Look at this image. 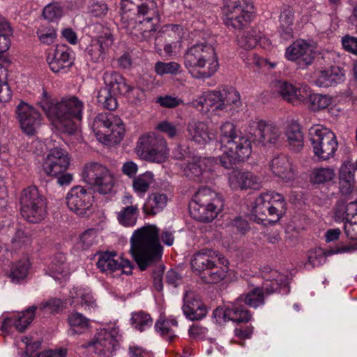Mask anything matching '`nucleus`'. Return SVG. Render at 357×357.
Instances as JSON below:
<instances>
[{
    "mask_svg": "<svg viewBox=\"0 0 357 357\" xmlns=\"http://www.w3.org/2000/svg\"><path fill=\"white\" fill-rule=\"evenodd\" d=\"M38 105L61 132L69 135L75 134L78 126L76 121L82 119L83 102L77 97L62 98L60 101L52 100L47 91L43 90Z\"/></svg>",
    "mask_w": 357,
    "mask_h": 357,
    "instance_id": "nucleus-1",
    "label": "nucleus"
},
{
    "mask_svg": "<svg viewBox=\"0 0 357 357\" xmlns=\"http://www.w3.org/2000/svg\"><path fill=\"white\" fill-rule=\"evenodd\" d=\"M159 231L155 225H149L135 230L130 238V252L141 271L162 259L163 247Z\"/></svg>",
    "mask_w": 357,
    "mask_h": 357,
    "instance_id": "nucleus-2",
    "label": "nucleus"
},
{
    "mask_svg": "<svg viewBox=\"0 0 357 357\" xmlns=\"http://www.w3.org/2000/svg\"><path fill=\"white\" fill-rule=\"evenodd\" d=\"M220 143L223 151L219 158L222 167L233 169L234 167L247 160L252 153L251 140L237 130L231 122H225L220 127Z\"/></svg>",
    "mask_w": 357,
    "mask_h": 357,
    "instance_id": "nucleus-3",
    "label": "nucleus"
},
{
    "mask_svg": "<svg viewBox=\"0 0 357 357\" xmlns=\"http://www.w3.org/2000/svg\"><path fill=\"white\" fill-rule=\"evenodd\" d=\"M183 63L188 72L197 79L212 77L219 68L215 48L206 42L197 43L187 49Z\"/></svg>",
    "mask_w": 357,
    "mask_h": 357,
    "instance_id": "nucleus-4",
    "label": "nucleus"
},
{
    "mask_svg": "<svg viewBox=\"0 0 357 357\" xmlns=\"http://www.w3.org/2000/svg\"><path fill=\"white\" fill-rule=\"evenodd\" d=\"M190 264L192 271L205 284L219 283L227 277L229 271L228 260L208 248L195 253Z\"/></svg>",
    "mask_w": 357,
    "mask_h": 357,
    "instance_id": "nucleus-5",
    "label": "nucleus"
},
{
    "mask_svg": "<svg viewBox=\"0 0 357 357\" xmlns=\"http://www.w3.org/2000/svg\"><path fill=\"white\" fill-rule=\"evenodd\" d=\"M286 210L287 203L283 195L269 191L261 193L256 198L252 215L258 223H276L285 213Z\"/></svg>",
    "mask_w": 357,
    "mask_h": 357,
    "instance_id": "nucleus-6",
    "label": "nucleus"
},
{
    "mask_svg": "<svg viewBox=\"0 0 357 357\" xmlns=\"http://www.w3.org/2000/svg\"><path fill=\"white\" fill-rule=\"evenodd\" d=\"M154 13H137L136 15L121 18V29L139 40H149L157 31L160 17L158 8L153 9Z\"/></svg>",
    "mask_w": 357,
    "mask_h": 357,
    "instance_id": "nucleus-7",
    "label": "nucleus"
},
{
    "mask_svg": "<svg viewBox=\"0 0 357 357\" xmlns=\"http://www.w3.org/2000/svg\"><path fill=\"white\" fill-rule=\"evenodd\" d=\"M92 129L98 140L105 144L119 143L124 137L123 121L112 113H100L93 119Z\"/></svg>",
    "mask_w": 357,
    "mask_h": 357,
    "instance_id": "nucleus-8",
    "label": "nucleus"
},
{
    "mask_svg": "<svg viewBox=\"0 0 357 357\" xmlns=\"http://www.w3.org/2000/svg\"><path fill=\"white\" fill-rule=\"evenodd\" d=\"M47 200L35 185L24 189L20 197V213L30 223H39L47 215Z\"/></svg>",
    "mask_w": 357,
    "mask_h": 357,
    "instance_id": "nucleus-9",
    "label": "nucleus"
},
{
    "mask_svg": "<svg viewBox=\"0 0 357 357\" xmlns=\"http://www.w3.org/2000/svg\"><path fill=\"white\" fill-rule=\"evenodd\" d=\"M308 135L313 153L319 160L333 157L338 147L333 132L324 127L314 126L310 128Z\"/></svg>",
    "mask_w": 357,
    "mask_h": 357,
    "instance_id": "nucleus-10",
    "label": "nucleus"
},
{
    "mask_svg": "<svg viewBox=\"0 0 357 357\" xmlns=\"http://www.w3.org/2000/svg\"><path fill=\"white\" fill-rule=\"evenodd\" d=\"M136 153L146 161L162 163L167 155L166 141L163 137L154 132L148 133L139 137Z\"/></svg>",
    "mask_w": 357,
    "mask_h": 357,
    "instance_id": "nucleus-11",
    "label": "nucleus"
},
{
    "mask_svg": "<svg viewBox=\"0 0 357 357\" xmlns=\"http://www.w3.org/2000/svg\"><path fill=\"white\" fill-rule=\"evenodd\" d=\"M82 178L94 191L102 195L110 193L114 185V178L111 172L98 162L87 163L82 172Z\"/></svg>",
    "mask_w": 357,
    "mask_h": 357,
    "instance_id": "nucleus-12",
    "label": "nucleus"
},
{
    "mask_svg": "<svg viewBox=\"0 0 357 357\" xmlns=\"http://www.w3.org/2000/svg\"><path fill=\"white\" fill-rule=\"evenodd\" d=\"M250 0H225V24L228 27L241 30L251 21L252 15L248 10Z\"/></svg>",
    "mask_w": 357,
    "mask_h": 357,
    "instance_id": "nucleus-13",
    "label": "nucleus"
},
{
    "mask_svg": "<svg viewBox=\"0 0 357 357\" xmlns=\"http://www.w3.org/2000/svg\"><path fill=\"white\" fill-rule=\"evenodd\" d=\"M93 196L91 189L77 185L71 188L66 196V204L78 215L89 216L92 213Z\"/></svg>",
    "mask_w": 357,
    "mask_h": 357,
    "instance_id": "nucleus-14",
    "label": "nucleus"
},
{
    "mask_svg": "<svg viewBox=\"0 0 357 357\" xmlns=\"http://www.w3.org/2000/svg\"><path fill=\"white\" fill-rule=\"evenodd\" d=\"M119 331L115 328L101 329L96 336L95 340L89 341L81 346L82 348L93 347L95 352L105 357H109L119 347L118 340Z\"/></svg>",
    "mask_w": 357,
    "mask_h": 357,
    "instance_id": "nucleus-15",
    "label": "nucleus"
},
{
    "mask_svg": "<svg viewBox=\"0 0 357 357\" xmlns=\"http://www.w3.org/2000/svg\"><path fill=\"white\" fill-rule=\"evenodd\" d=\"M250 132L252 142L266 147L276 146L280 139L281 132L276 126L261 120L254 123Z\"/></svg>",
    "mask_w": 357,
    "mask_h": 357,
    "instance_id": "nucleus-16",
    "label": "nucleus"
},
{
    "mask_svg": "<svg viewBox=\"0 0 357 357\" xmlns=\"http://www.w3.org/2000/svg\"><path fill=\"white\" fill-rule=\"evenodd\" d=\"M70 160L65 149L56 147L50 150L43 163V169L47 176H57L68 169Z\"/></svg>",
    "mask_w": 357,
    "mask_h": 357,
    "instance_id": "nucleus-17",
    "label": "nucleus"
},
{
    "mask_svg": "<svg viewBox=\"0 0 357 357\" xmlns=\"http://www.w3.org/2000/svg\"><path fill=\"white\" fill-rule=\"evenodd\" d=\"M16 114L23 132L28 135H34L41 123L40 114L22 100L16 107Z\"/></svg>",
    "mask_w": 357,
    "mask_h": 357,
    "instance_id": "nucleus-18",
    "label": "nucleus"
},
{
    "mask_svg": "<svg viewBox=\"0 0 357 357\" xmlns=\"http://www.w3.org/2000/svg\"><path fill=\"white\" fill-rule=\"evenodd\" d=\"M183 301L182 310L187 319L191 321H197L206 315L207 307L195 292L185 291Z\"/></svg>",
    "mask_w": 357,
    "mask_h": 357,
    "instance_id": "nucleus-19",
    "label": "nucleus"
},
{
    "mask_svg": "<svg viewBox=\"0 0 357 357\" xmlns=\"http://www.w3.org/2000/svg\"><path fill=\"white\" fill-rule=\"evenodd\" d=\"M252 315L243 305H232L225 309L218 307L213 312V318L218 324L225 322L227 319L237 324L248 323Z\"/></svg>",
    "mask_w": 357,
    "mask_h": 357,
    "instance_id": "nucleus-20",
    "label": "nucleus"
},
{
    "mask_svg": "<svg viewBox=\"0 0 357 357\" xmlns=\"http://www.w3.org/2000/svg\"><path fill=\"white\" fill-rule=\"evenodd\" d=\"M286 57L291 61H297L300 68H305L312 64L314 56L310 45L304 40L293 43L286 50Z\"/></svg>",
    "mask_w": 357,
    "mask_h": 357,
    "instance_id": "nucleus-21",
    "label": "nucleus"
},
{
    "mask_svg": "<svg viewBox=\"0 0 357 357\" xmlns=\"http://www.w3.org/2000/svg\"><path fill=\"white\" fill-rule=\"evenodd\" d=\"M70 49L67 45H57L53 56H48L47 63L51 70L55 73H66L73 65Z\"/></svg>",
    "mask_w": 357,
    "mask_h": 357,
    "instance_id": "nucleus-22",
    "label": "nucleus"
},
{
    "mask_svg": "<svg viewBox=\"0 0 357 357\" xmlns=\"http://www.w3.org/2000/svg\"><path fill=\"white\" fill-rule=\"evenodd\" d=\"M192 202L206 209L222 210L224 206L222 197L207 187H202L198 190Z\"/></svg>",
    "mask_w": 357,
    "mask_h": 357,
    "instance_id": "nucleus-23",
    "label": "nucleus"
},
{
    "mask_svg": "<svg viewBox=\"0 0 357 357\" xmlns=\"http://www.w3.org/2000/svg\"><path fill=\"white\" fill-rule=\"evenodd\" d=\"M157 8L154 0H121L120 15L121 18L125 15H136L137 13H154L153 9Z\"/></svg>",
    "mask_w": 357,
    "mask_h": 357,
    "instance_id": "nucleus-24",
    "label": "nucleus"
},
{
    "mask_svg": "<svg viewBox=\"0 0 357 357\" xmlns=\"http://www.w3.org/2000/svg\"><path fill=\"white\" fill-rule=\"evenodd\" d=\"M271 172L278 177L286 182L294 178V172L291 162L288 156L284 154H278L273 158L269 163Z\"/></svg>",
    "mask_w": 357,
    "mask_h": 357,
    "instance_id": "nucleus-25",
    "label": "nucleus"
},
{
    "mask_svg": "<svg viewBox=\"0 0 357 357\" xmlns=\"http://www.w3.org/2000/svg\"><path fill=\"white\" fill-rule=\"evenodd\" d=\"M105 86L116 95H125L133 90L126 79L116 71L105 72L103 75Z\"/></svg>",
    "mask_w": 357,
    "mask_h": 357,
    "instance_id": "nucleus-26",
    "label": "nucleus"
},
{
    "mask_svg": "<svg viewBox=\"0 0 357 357\" xmlns=\"http://www.w3.org/2000/svg\"><path fill=\"white\" fill-rule=\"evenodd\" d=\"M356 172L354 163L351 161H345L341 166L339 172L340 190L342 195H347L352 192Z\"/></svg>",
    "mask_w": 357,
    "mask_h": 357,
    "instance_id": "nucleus-27",
    "label": "nucleus"
},
{
    "mask_svg": "<svg viewBox=\"0 0 357 357\" xmlns=\"http://www.w3.org/2000/svg\"><path fill=\"white\" fill-rule=\"evenodd\" d=\"M37 308V306L32 305L22 312L17 319H5L2 322V329L6 330L9 326L13 325L19 332H24L33 321Z\"/></svg>",
    "mask_w": 357,
    "mask_h": 357,
    "instance_id": "nucleus-28",
    "label": "nucleus"
},
{
    "mask_svg": "<svg viewBox=\"0 0 357 357\" xmlns=\"http://www.w3.org/2000/svg\"><path fill=\"white\" fill-rule=\"evenodd\" d=\"M344 73L338 66H331L321 70L315 80V84L319 87H330L340 83L343 80Z\"/></svg>",
    "mask_w": 357,
    "mask_h": 357,
    "instance_id": "nucleus-29",
    "label": "nucleus"
},
{
    "mask_svg": "<svg viewBox=\"0 0 357 357\" xmlns=\"http://www.w3.org/2000/svg\"><path fill=\"white\" fill-rule=\"evenodd\" d=\"M275 87L278 93L293 105H300L304 100L305 90L296 89L294 86L287 82L279 81L276 83Z\"/></svg>",
    "mask_w": 357,
    "mask_h": 357,
    "instance_id": "nucleus-30",
    "label": "nucleus"
},
{
    "mask_svg": "<svg viewBox=\"0 0 357 357\" xmlns=\"http://www.w3.org/2000/svg\"><path fill=\"white\" fill-rule=\"evenodd\" d=\"M167 197L162 193H152L149 195L143 206V211L147 215H155L166 206Z\"/></svg>",
    "mask_w": 357,
    "mask_h": 357,
    "instance_id": "nucleus-31",
    "label": "nucleus"
},
{
    "mask_svg": "<svg viewBox=\"0 0 357 357\" xmlns=\"http://www.w3.org/2000/svg\"><path fill=\"white\" fill-rule=\"evenodd\" d=\"M304 100L301 102L309 105L312 111H319L327 108L331 104V97L321 93H311L304 91Z\"/></svg>",
    "mask_w": 357,
    "mask_h": 357,
    "instance_id": "nucleus-32",
    "label": "nucleus"
},
{
    "mask_svg": "<svg viewBox=\"0 0 357 357\" xmlns=\"http://www.w3.org/2000/svg\"><path fill=\"white\" fill-rule=\"evenodd\" d=\"M210 159L199 158L198 160L188 163L184 169L185 175L191 180L202 182L204 179V174L206 173V165Z\"/></svg>",
    "mask_w": 357,
    "mask_h": 357,
    "instance_id": "nucleus-33",
    "label": "nucleus"
},
{
    "mask_svg": "<svg viewBox=\"0 0 357 357\" xmlns=\"http://www.w3.org/2000/svg\"><path fill=\"white\" fill-rule=\"evenodd\" d=\"M222 210L206 209L204 207L194 203L189 204V212L190 216L199 222H209L213 221Z\"/></svg>",
    "mask_w": 357,
    "mask_h": 357,
    "instance_id": "nucleus-34",
    "label": "nucleus"
},
{
    "mask_svg": "<svg viewBox=\"0 0 357 357\" xmlns=\"http://www.w3.org/2000/svg\"><path fill=\"white\" fill-rule=\"evenodd\" d=\"M261 289H263V295H270L273 293L287 294L289 291L288 277L286 275H279L277 278L267 281L263 284Z\"/></svg>",
    "mask_w": 357,
    "mask_h": 357,
    "instance_id": "nucleus-35",
    "label": "nucleus"
},
{
    "mask_svg": "<svg viewBox=\"0 0 357 357\" xmlns=\"http://www.w3.org/2000/svg\"><path fill=\"white\" fill-rule=\"evenodd\" d=\"M97 268L102 273H113L118 270L119 261L115 259L116 252H105L98 254Z\"/></svg>",
    "mask_w": 357,
    "mask_h": 357,
    "instance_id": "nucleus-36",
    "label": "nucleus"
},
{
    "mask_svg": "<svg viewBox=\"0 0 357 357\" xmlns=\"http://www.w3.org/2000/svg\"><path fill=\"white\" fill-rule=\"evenodd\" d=\"M286 135L291 149L295 152L300 151L303 146V134L300 125L291 123L287 128Z\"/></svg>",
    "mask_w": 357,
    "mask_h": 357,
    "instance_id": "nucleus-37",
    "label": "nucleus"
},
{
    "mask_svg": "<svg viewBox=\"0 0 357 357\" xmlns=\"http://www.w3.org/2000/svg\"><path fill=\"white\" fill-rule=\"evenodd\" d=\"M188 136L191 140L197 144H203L208 139L207 127L203 122H195L188 126Z\"/></svg>",
    "mask_w": 357,
    "mask_h": 357,
    "instance_id": "nucleus-38",
    "label": "nucleus"
},
{
    "mask_svg": "<svg viewBox=\"0 0 357 357\" xmlns=\"http://www.w3.org/2000/svg\"><path fill=\"white\" fill-rule=\"evenodd\" d=\"M335 176V171L331 167L314 168L310 175V182L312 185L325 184L332 181Z\"/></svg>",
    "mask_w": 357,
    "mask_h": 357,
    "instance_id": "nucleus-39",
    "label": "nucleus"
},
{
    "mask_svg": "<svg viewBox=\"0 0 357 357\" xmlns=\"http://www.w3.org/2000/svg\"><path fill=\"white\" fill-rule=\"evenodd\" d=\"M138 213L137 206H127L117 213V220L124 227H132L137 222Z\"/></svg>",
    "mask_w": 357,
    "mask_h": 357,
    "instance_id": "nucleus-40",
    "label": "nucleus"
},
{
    "mask_svg": "<svg viewBox=\"0 0 357 357\" xmlns=\"http://www.w3.org/2000/svg\"><path fill=\"white\" fill-rule=\"evenodd\" d=\"M68 320L70 326V331L73 335L82 334L89 328V319L81 313H72Z\"/></svg>",
    "mask_w": 357,
    "mask_h": 357,
    "instance_id": "nucleus-41",
    "label": "nucleus"
},
{
    "mask_svg": "<svg viewBox=\"0 0 357 357\" xmlns=\"http://www.w3.org/2000/svg\"><path fill=\"white\" fill-rule=\"evenodd\" d=\"M116 96V94L112 93L106 86L102 87L98 92V102L104 109L114 111L118 106Z\"/></svg>",
    "mask_w": 357,
    "mask_h": 357,
    "instance_id": "nucleus-42",
    "label": "nucleus"
},
{
    "mask_svg": "<svg viewBox=\"0 0 357 357\" xmlns=\"http://www.w3.org/2000/svg\"><path fill=\"white\" fill-rule=\"evenodd\" d=\"M116 96V94L112 93L106 86L102 87L98 92V102L104 109L114 111L118 106Z\"/></svg>",
    "mask_w": 357,
    "mask_h": 357,
    "instance_id": "nucleus-43",
    "label": "nucleus"
},
{
    "mask_svg": "<svg viewBox=\"0 0 357 357\" xmlns=\"http://www.w3.org/2000/svg\"><path fill=\"white\" fill-rule=\"evenodd\" d=\"M170 326H178L176 319L167 320L160 317L155 324V331L165 337L167 341L172 342L176 337L174 331Z\"/></svg>",
    "mask_w": 357,
    "mask_h": 357,
    "instance_id": "nucleus-44",
    "label": "nucleus"
},
{
    "mask_svg": "<svg viewBox=\"0 0 357 357\" xmlns=\"http://www.w3.org/2000/svg\"><path fill=\"white\" fill-rule=\"evenodd\" d=\"M30 263L28 259L24 258L13 263L10 268L9 277L12 282H19L24 279L28 273Z\"/></svg>",
    "mask_w": 357,
    "mask_h": 357,
    "instance_id": "nucleus-45",
    "label": "nucleus"
},
{
    "mask_svg": "<svg viewBox=\"0 0 357 357\" xmlns=\"http://www.w3.org/2000/svg\"><path fill=\"white\" fill-rule=\"evenodd\" d=\"M13 29L6 20L0 16V56L5 53L10 46V36Z\"/></svg>",
    "mask_w": 357,
    "mask_h": 357,
    "instance_id": "nucleus-46",
    "label": "nucleus"
},
{
    "mask_svg": "<svg viewBox=\"0 0 357 357\" xmlns=\"http://www.w3.org/2000/svg\"><path fill=\"white\" fill-rule=\"evenodd\" d=\"M238 45L245 50H250L256 47L259 36L257 30L250 28L238 36Z\"/></svg>",
    "mask_w": 357,
    "mask_h": 357,
    "instance_id": "nucleus-47",
    "label": "nucleus"
},
{
    "mask_svg": "<svg viewBox=\"0 0 357 357\" xmlns=\"http://www.w3.org/2000/svg\"><path fill=\"white\" fill-rule=\"evenodd\" d=\"M239 299L243 301L247 305L256 308L264 303L263 289H261L260 287L253 288L246 294L241 295Z\"/></svg>",
    "mask_w": 357,
    "mask_h": 357,
    "instance_id": "nucleus-48",
    "label": "nucleus"
},
{
    "mask_svg": "<svg viewBox=\"0 0 357 357\" xmlns=\"http://www.w3.org/2000/svg\"><path fill=\"white\" fill-rule=\"evenodd\" d=\"M153 181V174L151 172H146L132 178V188L137 192L145 193Z\"/></svg>",
    "mask_w": 357,
    "mask_h": 357,
    "instance_id": "nucleus-49",
    "label": "nucleus"
},
{
    "mask_svg": "<svg viewBox=\"0 0 357 357\" xmlns=\"http://www.w3.org/2000/svg\"><path fill=\"white\" fill-rule=\"evenodd\" d=\"M222 102L216 106L218 110L227 109L228 105H237L240 102L239 93L234 88L222 90Z\"/></svg>",
    "mask_w": 357,
    "mask_h": 357,
    "instance_id": "nucleus-50",
    "label": "nucleus"
},
{
    "mask_svg": "<svg viewBox=\"0 0 357 357\" xmlns=\"http://www.w3.org/2000/svg\"><path fill=\"white\" fill-rule=\"evenodd\" d=\"M95 29L100 31L98 38L93 40L96 43H98L99 45H101L102 47H104L106 50L112 46L114 42V36L110 31V29L107 27H104L100 24H96L94 25Z\"/></svg>",
    "mask_w": 357,
    "mask_h": 357,
    "instance_id": "nucleus-51",
    "label": "nucleus"
},
{
    "mask_svg": "<svg viewBox=\"0 0 357 357\" xmlns=\"http://www.w3.org/2000/svg\"><path fill=\"white\" fill-rule=\"evenodd\" d=\"M131 321L132 326L141 332L144 331L146 327H151L153 322L151 316L142 311L133 313Z\"/></svg>",
    "mask_w": 357,
    "mask_h": 357,
    "instance_id": "nucleus-52",
    "label": "nucleus"
},
{
    "mask_svg": "<svg viewBox=\"0 0 357 357\" xmlns=\"http://www.w3.org/2000/svg\"><path fill=\"white\" fill-rule=\"evenodd\" d=\"M333 218L335 222L346 223L349 221V213L347 210V201L344 198H340L335 204L333 208Z\"/></svg>",
    "mask_w": 357,
    "mask_h": 357,
    "instance_id": "nucleus-53",
    "label": "nucleus"
},
{
    "mask_svg": "<svg viewBox=\"0 0 357 357\" xmlns=\"http://www.w3.org/2000/svg\"><path fill=\"white\" fill-rule=\"evenodd\" d=\"M330 255L328 254V250H324L321 248L312 249L308 252V263L312 267L319 266L326 261V257Z\"/></svg>",
    "mask_w": 357,
    "mask_h": 357,
    "instance_id": "nucleus-54",
    "label": "nucleus"
},
{
    "mask_svg": "<svg viewBox=\"0 0 357 357\" xmlns=\"http://www.w3.org/2000/svg\"><path fill=\"white\" fill-rule=\"evenodd\" d=\"M237 177L239 185L243 189L255 188L259 183V178L249 172H238Z\"/></svg>",
    "mask_w": 357,
    "mask_h": 357,
    "instance_id": "nucleus-55",
    "label": "nucleus"
},
{
    "mask_svg": "<svg viewBox=\"0 0 357 357\" xmlns=\"http://www.w3.org/2000/svg\"><path fill=\"white\" fill-rule=\"evenodd\" d=\"M181 68L180 64L171 61L168 63L158 61L155 64V71L159 75L165 74L176 75Z\"/></svg>",
    "mask_w": 357,
    "mask_h": 357,
    "instance_id": "nucleus-56",
    "label": "nucleus"
},
{
    "mask_svg": "<svg viewBox=\"0 0 357 357\" xmlns=\"http://www.w3.org/2000/svg\"><path fill=\"white\" fill-rule=\"evenodd\" d=\"M106 51L107 50L102 47L101 45H99L98 43H96L94 40L91 41V43L86 50L87 54L94 63L102 61L105 59Z\"/></svg>",
    "mask_w": 357,
    "mask_h": 357,
    "instance_id": "nucleus-57",
    "label": "nucleus"
},
{
    "mask_svg": "<svg viewBox=\"0 0 357 357\" xmlns=\"http://www.w3.org/2000/svg\"><path fill=\"white\" fill-rule=\"evenodd\" d=\"M63 9L58 3H53L47 5L43 11L45 19L52 22L61 18L63 15Z\"/></svg>",
    "mask_w": 357,
    "mask_h": 357,
    "instance_id": "nucleus-58",
    "label": "nucleus"
},
{
    "mask_svg": "<svg viewBox=\"0 0 357 357\" xmlns=\"http://www.w3.org/2000/svg\"><path fill=\"white\" fill-rule=\"evenodd\" d=\"M64 307V303L59 298H50L48 301L42 303L40 306V310H45L50 313L58 312L62 310Z\"/></svg>",
    "mask_w": 357,
    "mask_h": 357,
    "instance_id": "nucleus-59",
    "label": "nucleus"
},
{
    "mask_svg": "<svg viewBox=\"0 0 357 357\" xmlns=\"http://www.w3.org/2000/svg\"><path fill=\"white\" fill-rule=\"evenodd\" d=\"M155 36L154 35L155 44L157 45H161L164 43V40L176 39V33L170 28L169 25H165L162 26L158 32Z\"/></svg>",
    "mask_w": 357,
    "mask_h": 357,
    "instance_id": "nucleus-60",
    "label": "nucleus"
},
{
    "mask_svg": "<svg viewBox=\"0 0 357 357\" xmlns=\"http://www.w3.org/2000/svg\"><path fill=\"white\" fill-rule=\"evenodd\" d=\"M36 33L40 41L47 45L52 44L56 37V31L53 28L40 29L37 31Z\"/></svg>",
    "mask_w": 357,
    "mask_h": 357,
    "instance_id": "nucleus-61",
    "label": "nucleus"
},
{
    "mask_svg": "<svg viewBox=\"0 0 357 357\" xmlns=\"http://www.w3.org/2000/svg\"><path fill=\"white\" fill-rule=\"evenodd\" d=\"M12 243L16 248H21L31 243V236L22 229H18L12 239Z\"/></svg>",
    "mask_w": 357,
    "mask_h": 357,
    "instance_id": "nucleus-62",
    "label": "nucleus"
},
{
    "mask_svg": "<svg viewBox=\"0 0 357 357\" xmlns=\"http://www.w3.org/2000/svg\"><path fill=\"white\" fill-rule=\"evenodd\" d=\"M96 231L93 229H88L85 230L79 237L80 243H82V249L86 250L90 248L95 240Z\"/></svg>",
    "mask_w": 357,
    "mask_h": 357,
    "instance_id": "nucleus-63",
    "label": "nucleus"
},
{
    "mask_svg": "<svg viewBox=\"0 0 357 357\" xmlns=\"http://www.w3.org/2000/svg\"><path fill=\"white\" fill-rule=\"evenodd\" d=\"M342 45L344 50L357 55V37L346 35L342 38Z\"/></svg>",
    "mask_w": 357,
    "mask_h": 357,
    "instance_id": "nucleus-64",
    "label": "nucleus"
}]
</instances>
